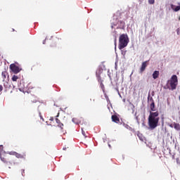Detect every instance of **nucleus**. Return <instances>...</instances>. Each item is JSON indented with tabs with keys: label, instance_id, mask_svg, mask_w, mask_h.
I'll return each mask as SVG.
<instances>
[{
	"label": "nucleus",
	"instance_id": "6",
	"mask_svg": "<svg viewBox=\"0 0 180 180\" xmlns=\"http://www.w3.org/2000/svg\"><path fill=\"white\" fill-rule=\"evenodd\" d=\"M148 65V60H146V61L143 62L141 64V66L139 69V72L141 74H143V72H144V71H146V68H147Z\"/></svg>",
	"mask_w": 180,
	"mask_h": 180
},
{
	"label": "nucleus",
	"instance_id": "28",
	"mask_svg": "<svg viewBox=\"0 0 180 180\" xmlns=\"http://www.w3.org/2000/svg\"><path fill=\"white\" fill-rule=\"evenodd\" d=\"M50 120H53V117L50 118Z\"/></svg>",
	"mask_w": 180,
	"mask_h": 180
},
{
	"label": "nucleus",
	"instance_id": "16",
	"mask_svg": "<svg viewBox=\"0 0 180 180\" xmlns=\"http://www.w3.org/2000/svg\"><path fill=\"white\" fill-rule=\"evenodd\" d=\"M98 82L100 84V86L101 88V89H105V85H103V80L102 79H98Z\"/></svg>",
	"mask_w": 180,
	"mask_h": 180
},
{
	"label": "nucleus",
	"instance_id": "17",
	"mask_svg": "<svg viewBox=\"0 0 180 180\" xmlns=\"http://www.w3.org/2000/svg\"><path fill=\"white\" fill-rule=\"evenodd\" d=\"M12 81H13V82H16V81H18V79H19V77H18V75H13L11 78Z\"/></svg>",
	"mask_w": 180,
	"mask_h": 180
},
{
	"label": "nucleus",
	"instance_id": "24",
	"mask_svg": "<svg viewBox=\"0 0 180 180\" xmlns=\"http://www.w3.org/2000/svg\"><path fill=\"white\" fill-rule=\"evenodd\" d=\"M176 33H177L178 35L180 34V29H179V28H178V29L176 30Z\"/></svg>",
	"mask_w": 180,
	"mask_h": 180
},
{
	"label": "nucleus",
	"instance_id": "14",
	"mask_svg": "<svg viewBox=\"0 0 180 180\" xmlns=\"http://www.w3.org/2000/svg\"><path fill=\"white\" fill-rule=\"evenodd\" d=\"M56 122L58 124V127H60V129H63V127H64V124L61 123V122L60 121V120H58V118L56 119Z\"/></svg>",
	"mask_w": 180,
	"mask_h": 180
},
{
	"label": "nucleus",
	"instance_id": "31",
	"mask_svg": "<svg viewBox=\"0 0 180 180\" xmlns=\"http://www.w3.org/2000/svg\"><path fill=\"white\" fill-rule=\"evenodd\" d=\"M58 115H59V114H58V115L56 116V117H58Z\"/></svg>",
	"mask_w": 180,
	"mask_h": 180
},
{
	"label": "nucleus",
	"instance_id": "8",
	"mask_svg": "<svg viewBox=\"0 0 180 180\" xmlns=\"http://www.w3.org/2000/svg\"><path fill=\"white\" fill-rule=\"evenodd\" d=\"M102 72H103V70L102 68H98L96 72V75L97 77V79H102V78L101 77V74H102Z\"/></svg>",
	"mask_w": 180,
	"mask_h": 180
},
{
	"label": "nucleus",
	"instance_id": "23",
	"mask_svg": "<svg viewBox=\"0 0 180 180\" xmlns=\"http://www.w3.org/2000/svg\"><path fill=\"white\" fill-rule=\"evenodd\" d=\"M4 91V86L0 84V92H2Z\"/></svg>",
	"mask_w": 180,
	"mask_h": 180
},
{
	"label": "nucleus",
	"instance_id": "18",
	"mask_svg": "<svg viewBox=\"0 0 180 180\" xmlns=\"http://www.w3.org/2000/svg\"><path fill=\"white\" fill-rule=\"evenodd\" d=\"M1 75L4 79H5L6 78V75H8V72L6 71L2 72Z\"/></svg>",
	"mask_w": 180,
	"mask_h": 180
},
{
	"label": "nucleus",
	"instance_id": "7",
	"mask_svg": "<svg viewBox=\"0 0 180 180\" xmlns=\"http://www.w3.org/2000/svg\"><path fill=\"white\" fill-rule=\"evenodd\" d=\"M11 155H15L16 158H26V153H18L16 152H11L10 153Z\"/></svg>",
	"mask_w": 180,
	"mask_h": 180
},
{
	"label": "nucleus",
	"instance_id": "20",
	"mask_svg": "<svg viewBox=\"0 0 180 180\" xmlns=\"http://www.w3.org/2000/svg\"><path fill=\"white\" fill-rule=\"evenodd\" d=\"M117 37L116 36V34H114V43H115V46L116 47L117 45Z\"/></svg>",
	"mask_w": 180,
	"mask_h": 180
},
{
	"label": "nucleus",
	"instance_id": "30",
	"mask_svg": "<svg viewBox=\"0 0 180 180\" xmlns=\"http://www.w3.org/2000/svg\"><path fill=\"white\" fill-rule=\"evenodd\" d=\"M179 20H180V16L179 17Z\"/></svg>",
	"mask_w": 180,
	"mask_h": 180
},
{
	"label": "nucleus",
	"instance_id": "11",
	"mask_svg": "<svg viewBox=\"0 0 180 180\" xmlns=\"http://www.w3.org/2000/svg\"><path fill=\"white\" fill-rule=\"evenodd\" d=\"M158 77H160V71L155 70L153 73V79H157V78H158Z\"/></svg>",
	"mask_w": 180,
	"mask_h": 180
},
{
	"label": "nucleus",
	"instance_id": "22",
	"mask_svg": "<svg viewBox=\"0 0 180 180\" xmlns=\"http://www.w3.org/2000/svg\"><path fill=\"white\" fill-rule=\"evenodd\" d=\"M39 117L41 119L42 122H44V119H43V116H41V112H39Z\"/></svg>",
	"mask_w": 180,
	"mask_h": 180
},
{
	"label": "nucleus",
	"instance_id": "19",
	"mask_svg": "<svg viewBox=\"0 0 180 180\" xmlns=\"http://www.w3.org/2000/svg\"><path fill=\"white\" fill-rule=\"evenodd\" d=\"M148 102H150V103H153V102H154V99L153 98V97L150 96V95H148Z\"/></svg>",
	"mask_w": 180,
	"mask_h": 180
},
{
	"label": "nucleus",
	"instance_id": "4",
	"mask_svg": "<svg viewBox=\"0 0 180 180\" xmlns=\"http://www.w3.org/2000/svg\"><path fill=\"white\" fill-rule=\"evenodd\" d=\"M10 70H11V71L14 74H18V72H20V71H22V68H20L18 65H15V63L10 65Z\"/></svg>",
	"mask_w": 180,
	"mask_h": 180
},
{
	"label": "nucleus",
	"instance_id": "25",
	"mask_svg": "<svg viewBox=\"0 0 180 180\" xmlns=\"http://www.w3.org/2000/svg\"><path fill=\"white\" fill-rule=\"evenodd\" d=\"M169 126V127H171L172 129L174 128V123H173V124H170Z\"/></svg>",
	"mask_w": 180,
	"mask_h": 180
},
{
	"label": "nucleus",
	"instance_id": "1",
	"mask_svg": "<svg viewBox=\"0 0 180 180\" xmlns=\"http://www.w3.org/2000/svg\"><path fill=\"white\" fill-rule=\"evenodd\" d=\"M148 120L150 129L154 130L158 126V122H160V112L158 111H150Z\"/></svg>",
	"mask_w": 180,
	"mask_h": 180
},
{
	"label": "nucleus",
	"instance_id": "12",
	"mask_svg": "<svg viewBox=\"0 0 180 180\" xmlns=\"http://www.w3.org/2000/svg\"><path fill=\"white\" fill-rule=\"evenodd\" d=\"M31 103H40L37 97H32L31 98Z\"/></svg>",
	"mask_w": 180,
	"mask_h": 180
},
{
	"label": "nucleus",
	"instance_id": "2",
	"mask_svg": "<svg viewBox=\"0 0 180 180\" xmlns=\"http://www.w3.org/2000/svg\"><path fill=\"white\" fill-rule=\"evenodd\" d=\"M129 36L127 34H122L119 38V49L123 50L124 47H127V44H129Z\"/></svg>",
	"mask_w": 180,
	"mask_h": 180
},
{
	"label": "nucleus",
	"instance_id": "13",
	"mask_svg": "<svg viewBox=\"0 0 180 180\" xmlns=\"http://www.w3.org/2000/svg\"><path fill=\"white\" fill-rule=\"evenodd\" d=\"M150 108L151 112H155V103L153 102L150 104Z\"/></svg>",
	"mask_w": 180,
	"mask_h": 180
},
{
	"label": "nucleus",
	"instance_id": "15",
	"mask_svg": "<svg viewBox=\"0 0 180 180\" xmlns=\"http://www.w3.org/2000/svg\"><path fill=\"white\" fill-rule=\"evenodd\" d=\"M173 124H174V129H175V130H177V131H179L180 124L179 123H176V122H173Z\"/></svg>",
	"mask_w": 180,
	"mask_h": 180
},
{
	"label": "nucleus",
	"instance_id": "26",
	"mask_svg": "<svg viewBox=\"0 0 180 180\" xmlns=\"http://www.w3.org/2000/svg\"><path fill=\"white\" fill-rule=\"evenodd\" d=\"M23 174H25V170H22V175H23Z\"/></svg>",
	"mask_w": 180,
	"mask_h": 180
},
{
	"label": "nucleus",
	"instance_id": "27",
	"mask_svg": "<svg viewBox=\"0 0 180 180\" xmlns=\"http://www.w3.org/2000/svg\"><path fill=\"white\" fill-rule=\"evenodd\" d=\"M72 122H75V118H73V119H72Z\"/></svg>",
	"mask_w": 180,
	"mask_h": 180
},
{
	"label": "nucleus",
	"instance_id": "3",
	"mask_svg": "<svg viewBox=\"0 0 180 180\" xmlns=\"http://www.w3.org/2000/svg\"><path fill=\"white\" fill-rule=\"evenodd\" d=\"M168 83L171 86L172 91L176 89V86L178 85V77L176 75H172L170 80H168Z\"/></svg>",
	"mask_w": 180,
	"mask_h": 180
},
{
	"label": "nucleus",
	"instance_id": "21",
	"mask_svg": "<svg viewBox=\"0 0 180 180\" xmlns=\"http://www.w3.org/2000/svg\"><path fill=\"white\" fill-rule=\"evenodd\" d=\"M155 2V0H148V4H150V5H154Z\"/></svg>",
	"mask_w": 180,
	"mask_h": 180
},
{
	"label": "nucleus",
	"instance_id": "9",
	"mask_svg": "<svg viewBox=\"0 0 180 180\" xmlns=\"http://www.w3.org/2000/svg\"><path fill=\"white\" fill-rule=\"evenodd\" d=\"M111 119L114 123H120V119L116 115H112Z\"/></svg>",
	"mask_w": 180,
	"mask_h": 180
},
{
	"label": "nucleus",
	"instance_id": "10",
	"mask_svg": "<svg viewBox=\"0 0 180 180\" xmlns=\"http://www.w3.org/2000/svg\"><path fill=\"white\" fill-rule=\"evenodd\" d=\"M179 6H176L174 4H171V8L174 11V12H178L180 11V3L178 4Z\"/></svg>",
	"mask_w": 180,
	"mask_h": 180
},
{
	"label": "nucleus",
	"instance_id": "5",
	"mask_svg": "<svg viewBox=\"0 0 180 180\" xmlns=\"http://www.w3.org/2000/svg\"><path fill=\"white\" fill-rule=\"evenodd\" d=\"M1 150L4 148V146H0ZM0 158L1 160L4 162V164H8V159L6 158V153H2L0 152Z\"/></svg>",
	"mask_w": 180,
	"mask_h": 180
},
{
	"label": "nucleus",
	"instance_id": "29",
	"mask_svg": "<svg viewBox=\"0 0 180 180\" xmlns=\"http://www.w3.org/2000/svg\"><path fill=\"white\" fill-rule=\"evenodd\" d=\"M12 30H13V32H15V29L13 28Z\"/></svg>",
	"mask_w": 180,
	"mask_h": 180
}]
</instances>
